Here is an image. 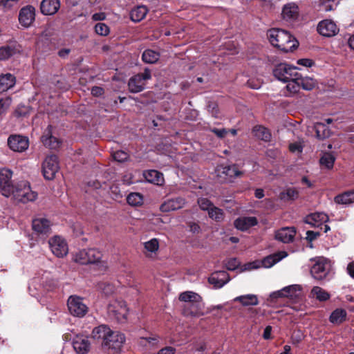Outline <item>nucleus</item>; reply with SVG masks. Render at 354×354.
Instances as JSON below:
<instances>
[{
	"label": "nucleus",
	"mask_w": 354,
	"mask_h": 354,
	"mask_svg": "<svg viewBox=\"0 0 354 354\" xmlns=\"http://www.w3.org/2000/svg\"><path fill=\"white\" fill-rule=\"evenodd\" d=\"M185 204V199L183 197H176L165 201L160 207L162 212H169L181 209Z\"/></svg>",
	"instance_id": "obj_21"
},
{
	"label": "nucleus",
	"mask_w": 354,
	"mask_h": 354,
	"mask_svg": "<svg viewBox=\"0 0 354 354\" xmlns=\"http://www.w3.org/2000/svg\"><path fill=\"white\" fill-rule=\"evenodd\" d=\"M8 145L14 151L23 152L28 148L29 140L21 135H10L8 138Z\"/></svg>",
	"instance_id": "obj_12"
},
{
	"label": "nucleus",
	"mask_w": 354,
	"mask_h": 354,
	"mask_svg": "<svg viewBox=\"0 0 354 354\" xmlns=\"http://www.w3.org/2000/svg\"><path fill=\"white\" fill-rule=\"evenodd\" d=\"M20 51L21 46L16 43L1 46L0 48V60H6Z\"/></svg>",
	"instance_id": "obj_29"
},
{
	"label": "nucleus",
	"mask_w": 354,
	"mask_h": 354,
	"mask_svg": "<svg viewBox=\"0 0 354 354\" xmlns=\"http://www.w3.org/2000/svg\"><path fill=\"white\" fill-rule=\"evenodd\" d=\"M95 32L99 35L106 36L109 34L110 29L106 24L99 22L95 26Z\"/></svg>",
	"instance_id": "obj_47"
},
{
	"label": "nucleus",
	"mask_w": 354,
	"mask_h": 354,
	"mask_svg": "<svg viewBox=\"0 0 354 354\" xmlns=\"http://www.w3.org/2000/svg\"><path fill=\"white\" fill-rule=\"evenodd\" d=\"M148 9L145 6H138L133 8L130 12V18L134 22H140L147 15Z\"/></svg>",
	"instance_id": "obj_35"
},
{
	"label": "nucleus",
	"mask_w": 354,
	"mask_h": 354,
	"mask_svg": "<svg viewBox=\"0 0 354 354\" xmlns=\"http://www.w3.org/2000/svg\"><path fill=\"white\" fill-rule=\"evenodd\" d=\"M217 180L221 183H233L237 177L243 175V172L238 169L236 164L231 165H219L215 169Z\"/></svg>",
	"instance_id": "obj_2"
},
{
	"label": "nucleus",
	"mask_w": 354,
	"mask_h": 354,
	"mask_svg": "<svg viewBox=\"0 0 354 354\" xmlns=\"http://www.w3.org/2000/svg\"><path fill=\"white\" fill-rule=\"evenodd\" d=\"M298 68L286 63L277 64L273 69L274 76L279 80L286 82L292 79L293 76L299 75Z\"/></svg>",
	"instance_id": "obj_7"
},
{
	"label": "nucleus",
	"mask_w": 354,
	"mask_h": 354,
	"mask_svg": "<svg viewBox=\"0 0 354 354\" xmlns=\"http://www.w3.org/2000/svg\"><path fill=\"white\" fill-rule=\"evenodd\" d=\"M198 203L200 208L203 210H209L212 207H214L212 202L206 198H201L198 200Z\"/></svg>",
	"instance_id": "obj_56"
},
{
	"label": "nucleus",
	"mask_w": 354,
	"mask_h": 354,
	"mask_svg": "<svg viewBox=\"0 0 354 354\" xmlns=\"http://www.w3.org/2000/svg\"><path fill=\"white\" fill-rule=\"evenodd\" d=\"M52 125H48L41 140L46 147L50 149H57L60 147L61 141L52 135Z\"/></svg>",
	"instance_id": "obj_20"
},
{
	"label": "nucleus",
	"mask_w": 354,
	"mask_h": 354,
	"mask_svg": "<svg viewBox=\"0 0 354 354\" xmlns=\"http://www.w3.org/2000/svg\"><path fill=\"white\" fill-rule=\"evenodd\" d=\"M320 162L328 169H331L333 168L335 162V158L331 154L326 153L321 158Z\"/></svg>",
	"instance_id": "obj_49"
},
{
	"label": "nucleus",
	"mask_w": 354,
	"mask_h": 354,
	"mask_svg": "<svg viewBox=\"0 0 354 354\" xmlns=\"http://www.w3.org/2000/svg\"><path fill=\"white\" fill-rule=\"evenodd\" d=\"M267 37L270 44L280 50L288 53L297 49L299 41L289 32L272 28L267 32Z\"/></svg>",
	"instance_id": "obj_1"
},
{
	"label": "nucleus",
	"mask_w": 354,
	"mask_h": 354,
	"mask_svg": "<svg viewBox=\"0 0 354 354\" xmlns=\"http://www.w3.org/2000/svg\"><path fill=\"white\" fill-rule=\"evenodd\" d=\"M35 19V8L32 6L23 7L19 14V24L24 28L30 27Z\"/></svg>",
	"instance_id": "obj_17"
},
{
	"label": "nucleus",
	"mask_w": 354,
	"mask_h": 354,
	"mask_svg": "<svg viewBox=\"0 0 354 354\" xmlns=\"http://www.w3.org/2000/svg\"><path fill=\"white\" fill-rule=\"evenodd\" d=\"M12 102L10 97L0 99V115L5 113Z\"/></svg>",
	"instance_id": "obj_54"
},
{
	"label": "nucleus",
	"mask_w": 354,
	"mask_h": 354,
	"mask_svg": "<svg viewBox=\"0 0 354 354\" xmlns=\"http://www.w3.org/2000/svg\"><path fill=\"white\" fill-rule=\"evenodd\" d=\"M151 78V71L146 68L142 73L133 75L128 82V88L130 93H137L145 88V82Z\"/></svg>",
	"instance_id": "obj_4"
},
{
	"label": "nucleus",
	"mask_w": 354,
	"mask_h": 354,
	"mask_svg": "<svg viewBox=\"0 0 354 354\" xmlns=\"http://www.w3.org/2000/svg\"><path fill=\"white\" fill-rule=\"evenodd\" d=\"M255 136L264 141H269L271 138V134L269 130L262 126H256L253 129Z\"/></svg>",
	"instance_id": "obj_43"
},
{
	"label": "nucleus",
	"mask_w": 354,
	"mask_h": 354,
	"mask_svg": "<svg viewBox=\"0 0 354 354\" xmlns=\"http://www.w3.org/2000/svg\"><path fill=\"white\" fill-rule=\"evenodd\" d=\"M335 202L337 204L347 205L354 202V190L345 192L335 197Z\"/></svg>",
	"instance_id": "obj_37"
},
{
	"label": "nucleus",
	"mask_w": 354,
	"mask_h": 354,
	"mask_svg": "<svg viewBox=\"0 0 354 354\" xmlns=\"http://www.w3.org/2000/svg\"><path fill=\"white\" fill-rule=\"evenodd\" d=\"M160 55L158 52L151 49L145 50L142 55V59L144 62L148 64H154L158 61Z\"/></svg>",
	"instance_id": "obj_38"
},
{
	"label": "nucleus",
	"mask_w": 354,
	"mask_h": 354,
	"mask_svg": "<svg viewBox=\"0 0 354 354\" xmlns=\"http://www.w3.org/2000/svg\"><path fill=\"white\" fill-rule=\"evenodd\" d=\"M328 272V265L325 259L317 260L310 268L312 277L318 281L326 279Z\"/></svg>",
	"instance_id": "obj_16"
},
{
	"label": "nucleus",
	"mask_w": 354,
	"mask_h": 354,
	"mask_svg": "<svg viewBox=\"0 0 354 354\" xmlns=\"http://www.w3.org/2000/svg\"><path fill=\"white\" fill-rule=\"evenodd\" d=\"M230 280L229 274L224 270L215 271L208 278V281L216 288H221Z\"/></svg>",
	"instance_id": "obj_18"
},
{
	"label": "nucleus",
	"mask_w": 354,
	"mask_h": 354,
	"mask_svg": "<svg viewBox=\"0 0 354 354\" xmlns=\"http://www.w3.org/2000/svg\"><path fill=\"white\" fill-rule=\"evenodd\" d=\"M159 342L158 337H140L139 339V344L140 345L146 346L147 344L155 346L158 344Z\"/></svg>",
	"instance_id": "obj_51"
},
{
	"label": "nucleus",
	"mask_w": 354,
	"mask_h": 354,
	"mask_svg": "<svg viewBox=\"0 0 354 354\" xmlns=\"http://www.w3.org/2000/svg\"><path fill=\"white\" fill-rule=\"evenodd\" d=\"M143 175L147 181L154 185H162L165 183L162 173L158 170H147L144 172Z\"/></svg>",
	"instance_id": "obj_30"
},
{
	"label": "nucleus",
	"mask_w": 354,
	"mask_h": 354,
	"mask_svg": "<svg viewBox=\"0 0 354 354\" xmlns=\"http://www.w3.org/2000/svg\"><path fill=\"white\" fill-rule=\"evenodd\" d=\"M209 216L215 220L216 221H220L223 218V213L222 209L216 207H212L208 212Z\"/></svg>",
	"instance_id": "obj_46"
},
{
	"label": "nucleus",
	"mask_w": 354,
	"mask_h": 354,
	"mask_svg": "<svg viewBox=\"0 0 354 354\" xmlns=\"http://www.w3.org/2000/svg\"><path fill=\"white\" fill-rule=\"evenodd\" d=\"M207 109L212 117L218 118L220 115L218 105L216 102L209 101L207 103Z\"/></svg>",
	"instance_id": "obj_48"
},
{
	"label": "nucleus",
	"mask_w": 354,
	"mask_h": 354,
	"mask_svg": "<svg viewBox=\"0 0 354 354\" xmlns=\"http://www.w3.org/2000/svg\"><path fill=\"white\" fill-rule=\"evenodd\" d=\"M12 172L10 169H3L0 171V189L3 196L8 197L13 192V187L11 180Z\"/></svg>",
	"instance_id": "obj_13"
},
{
	"label": "nucleus",
	"mask_w": 354,
	"mask_h": 354,
	"mask_svg": "<svg viewBox=\"0 0 354 354\" xmlns=\"http://www.w3.org/2000/svg\"><path fill=\"white\" fill-rule=\"evenodd\" d=\"M49 246L52 252L57 257H63L68 253V246L66 241L59 236L50 239Z\"/></svg>",
	"instance_id": "obj_14"
},
{
	"label": "nucleus",
	"mask_w": 354,
	"mask_h": 354,
	"mask_svg": "<svg viewBox=\"0 0 354 354\" xmlns=\"http://www.w3.org/2000/svg\"><path fill=\"white\" fill-rule=\"evenodd\" d=\"M299 192L295 187H288L281 192L279 199L283 202L294 201L299 198Z\"/></svg>",
	"instance_id": "obj_33"
},
{
	"label": "nucleus",
	"mask_w": 354,
	"mask_h": 354,
	"mask_svg": "<svg viewBox=\"0 0 354 354\" xmlns=\"http://www.w3.org/2000/svg\"><path fill=\"white\" fill-rule=\"evenodd\" d=\"M145 248L151 252H156L159 248L158 241L156 239H152L150 241L145 243Z\"/></svg>",
	"instance_id": "obj_52"
},
{
	"label": "nucleus",
	"mask_w": 354,
	"mask_h": 354,
	"mask_svg": "<svg viewBox=\"0 0 354 354\" xmlns=\"http://www.w3.org/2000/svg\"><path fill=\"white\" fill-rule=\"evenodd\" d=\"M201 298L202 297L196 292L185 291L180 294L178 299L185 304L196 301V300L201 299Z\"/></svg>",
	"instance_id": "obj_41"
},
{
	"label": "nucleus",
	"mask_w": 354,
	"mask_h": 354,
	"mask_svg": "<svg viewBox=\"0 0 354 354\" xmlns=\"http://www.w3.org/2000/svg\"><path fill=\"white\" fill-rule=\"evenodd\" d=\"M329 220L328 215L324 212H315L307 215L304 218V222L310 225L312 227H319L323 225Z\"/></svg>",
	"instance_id": "obj_23"
},
{
	"label": "nucleus",
	"mask_w": 354,
	"mask_h": 354,
	"mask_svg": "<svg viewBox=\"0 0 354 354\" xmlns=\"http://www.w3.org/2000/svg\"><path fill=\"white\" fill-rule=\"evenodd\" d=\"M235 301H239L244 306H257L259 304V300L255 295H245L236 297Z\"/></svg>",
	"instance_id": "obj_36"
},
{
	"label": "nucleus",
	"mask_w": 354,
	"mask_h": 354,
	"mask_svg": "<svg viewBox=\"0 0 354 354\" xmlns=\"http://www.w3.org/2000/svg\"><path fill=\"white\" fill-rule=\"evenodd\" d=\"M319 7V10L329 12L333 10V3L330 0H320Z\"/></svg>",
	"instance_id": "obj_55"
},
{
	"label": "nucleus",
	"mask_w": 354,
	"mask_h": 354,
	"mask_svg": "<svg viewBox=\"0 0 354 354\" xmlns=\"http://www.w3.org/2000/svg\"><path fill=\"white\" fill-rule=\"evenodd\" d=\"M111 332V329L107 325L102 324L93 329L91 336L94 339L100 342L102 345L106 337L110 336Z\"/></svg>",
	"instance_id": "obj_28"
},
{
	"label": "nucleus",
	"mask_w": 354,
	"mask_h": 354,
	"mask_svg": "<svg viewBox=\"0 0 354 354\" xmlns=\"http://www.w3.org/2000/svg\"><path fill=\"white\" fill-rule=\"evenodd\" d=\"M319 236H320L319 232H314L312 230H308L306 232V239L309 242H312V241H315Z\"/></svg>",
	"instance_id": "obj_59"
},
{
	"label": "nucleus",
	"mask_w": 354,
	"mask_h": 354,
	"mask_svg": "<svg viewBox=\"0 0 354 354\" xmlns=\"http://www.w3.org/2000/svg\"><path fill=\"white\" fill-rule=\"evenodd\" d=\"M316 136L319 140H324L330 136V129L323 123H317L315 125Z\"/></svg>",
	"instance_id": "obj_40"
},
{
	"label": "nucleus",
	"mask_w": 354,
	"mask_h": 354,
	"mask_svg": "<svg viewBox=\"0 0 354 354\" xmlns=\"http://www.w3.org/2000/svg\"><path fill=\"white\" fill-rule=\"evenodd\" d=\"M270 297L271 301H272L277 299L278 298L285 297L284 292L283 291V288L280 290L272 292L270 295Z\"/></svg>",
	"instance_id": "obj_62"
},
{
	"label": "nucleus",
	"mask_w": 354,
	"mask_h": 354,
	"mask_svg": "<svg viewBox=\"0 0 354 354\" xmlns=\"http://www.w3.org/2000/svg\"><path fill=\"white\" fill-rule=\"evenodd\" d=\"M204 306L201 299L191 303H185L182 306V315L185 317H198L203 315Z\"/></svg>",
	"instance_id": "obj_11"
},
{
	"label": "nucleus",
	"mask_w": 354,
	"mask_h": 354,
	"mask_svg": "<svg viewBox=\"0 0 354 354\" xmlns=\"http://www.w3.org/2000/svg\"><path fill=\"white\" fill-rule=\"evenodd\" d=\"M176 348L172 346H166L160 349L158 354H175Z\"/></svg>",
	"instance_id": "obj_64"
},
{
	"label": "nucleus",
	"mask_w": 354,
	"mask_h": 354,
	"mask_svg": "<svg viewBox=\"0 0 354 354\" xmlns=\"http://www.w3.org/2000/svg\"><path fill=\"white\" fill-rule=\"evenodd\" d=\"M287 82L286 88L288 91L292 93H296L299 91L301 85L299 75L293 76L292 78L290 79Z\"/></svg>",
	"instance_id": "obj_44"
},
{
	"label": "nucleus",
	"mask_w": 354,
	"mask_h": 354,
	"mask_svg": "<svg viewBox=\"0 0 354 354\" xmlns=\"http://www.w3.org/2000/svg\"><path fill=\"white\" fill-rule=\"evenodd\" d=\"M108 311L118 320L126 318L127 308L124 301H115L110 304L108 306Z\"/></svg>",
	"instance_id": "obj_25"
},
{
	"label": "nucleus",
	"mask_w": 354,
	"mask_h": 354,
	"mask_svg": "<svg viewBox=\"0 0 354 354\" xmlns=\"http://www.w3.org/2000/svg\"><path fill=\"white\" fill-rule=\"evenodd\" d=\"M53 223L44 217L35 218L32 221V228L38 236H48L52 233Z\"/></svg>",
	"instance_id": "obj_10"
},
{
	"label": "nucleus",
	"mask_w": 354,
	"mask_h": 354,
	"mask_svg": "<svg viewBox=\"0 0 354 354\" xmlns=\"http://www.w3.org/2000/svg\"><path fill=\"white\" fill-rule=\"evenodd\" d=\"M19 0H1L0 1V7L3 8H11L13 6L14 3H17Z\"/></svg>",
	"instance_id": "obj_63"
},
{
	"label": "nucleus",
	"mask_w": 354,
	"mask_h": 354,
	"mask_svg": "<svg viewBox=\"0 0 354 354\" xmlns=\"http://www.w3.org/2000/svg\"><path fill=\"white\" fill-rule=\"evenodd\" d=\"M258 224L257 218L254 216L239 217L234 222V227L241 231H246Z\"/></svg>",
	"instance_id": "obj_27"
},
{
	"label": "nucleus",
	"mask_w": 354,
	"mask_h": 354,
	"mask_svg": "<svg viewBox=\"0 0 354 354\" xmlns=\"http://www.w3.org/2000/svg\"><path fill=\"white\" fill-rule=\"evenodd\" d=\"M15 77L10 74L6 73L0 76V93L5 92L15 84Z\"/></svg>",
	"instance_id": "obj_34"
},
{
	"label": "nucleus",
	"mask_w": 354,
	"mask_h": 354,
	"mask_svg": "<svg viewBox=\"0 0 354 354\" xmlns=\"http://www.w3.org/2000/svg\"><path fill=\"white\" fill-rule=\"evenodd\" d=\"M59 169V159L56 155L46 156L42 162L41 171L44 178L48 180L55 178Z\"/></svg>",
	"instance_id": "obj_6"
},
{
	"label": "nucleus",
	"mask_w": 354,
	"mask_h": 354,
	"mask_svg": "<svg viewBox=\"0 0 354 354\" xmlns=\"http://www.w3.org/2000/svg\"><path fill=\"white\" fill-rule=\"evenodd\" d=\"M112 156L114 160L118 162H124L129 158V154L122 150H118L113 152Z\"/></svg>",
	"instance_id": "obj_50"
},
{
	"label": "nucleus",
	"mask_w": 354,
	"mask_h": 354,
	"mask_svg": "<svg viewBox=\"0 0 354 354\" xmlns=\"http://www.w3.org/2000/svg\"><path fill=\"white\" fill-rule=\"evenodd\" d=\"M317 30L321 35L330 37L338 33L339 28L333 20L324 19L319 22Z\"/></svg>",
	"instance_id": "obj_15"
},
{
	"label": "nucleus",
	"mask_w": 354,
	"mask_h": 354,
	"mask_svg": "<svg viewBox=\"0 0 354 354\" xmlns=\"http://www.w3.org/2000/svg\"><path fill=\"white\" fill-rule=\"evenodd\" d=\"M297 64L299 65H301L306 67H311L315 64V62L313 59H299L297 60Z\"/></svg>",
	"instance_id": "obj_60"
},
{
	"label": "nucleus",
	"mask_w": 354,
	"mask_h": 354,
	"mask_svg": "<svg viewBox=\"0 0 354 354\" xmlns=\"http://www.w3.org/2000/svg\"><path fill=\"white\" fill-rule=\"evenodd\" d=\"M287 256V252L279 251L265 257L262 261V264L265 268H271Z\"/></svg>",
	"instance_id": "obj_32"
},
{
	"label": "nucleus",
	"mask_w": 354,
	"mask_h": 354,
	"mask_svg": "<svg viewBox=\"0 0 354 354\" xmlns=\"http://www.w3.org/2000/svg\"><path fill=\"white\" fill-rule=\"evenodd\" d=\"M298 290L297 285L288 286L283 288L285 297H292Z\"/></svg>",
	"instance_id": "obj_57"
},
{
	"label": "nucleus",
	"mask_w": 354,
	"mask_h": 354,
	"mask_svg": "<svg viewBox=\"0 0 354 354\" xmlns=\"http://www.w3.org/2000/svg\"><path fill=\"white\" fill-rule=\"evenodd\" d=\"M210 131L214 133L218 138H223L227 133L225 129L211 128Z\"/></svg>",
	"instance_id": "obj_58"
},
{
	"label": "nucleus",
	"mask_w": 354,
	"mask_h": 354,
	"mask_svg": "<svg viewBox=\"0 0 354 354\" xmlns=\"http://www.w3.org/2000/svg\"><path fill=\"white\" fill-rule=\"evenodd\" d=\"M102 252L95 248L83 249L75 254V261L80 264H95L100 262Z\"/></svg>",
	"instance_id": "obj_5"
},
{
	"label": "nucleus",
	"mask_w": 354,
	"mask_h": 354,
	"mask_svg": "<svg viewBox=\"0 0 354 354\" xmlns=\"http://www.w3.org/2000/svg\"><path fill=\"white\" fill-rule=\"evenodd\" d=\"M299 77L301 87L304 89L310 91L315 87V83L313 79L307 77H303L300 73H299Z\"/></svg>",
	"instance_id": "obj_45"
},
{
	"label": "nucleus",
	"mask_w": 354,
	"mask_h": 354,
	"mask_svg": "<svg viewBox=\"0 0 354 354\" xmlns=\"http://www.w3.org/2000/svg\"><path fill=\"white\" fill-rule=\"evenodd\" d=\"M125 342V336L123 333L111 330L110 336L107 337L105 342L102 343V347L111 349L115 353L120 351Z\"/></svg>",
	"instance_id": "obj_9"
},
{
	"label": "nucleus",
	"mask_w": 354,
	"mask_h": 354,
	"mask_svg": "<svg viewBox=\"0 0 354 354\" xmlns=\"http://www.w3.org/2000/svg\"><path fill=\"white\" fill-rule=\"evenodd\" d=\"M295 234L296 229L295 227H283L276 232L275 239L284 243H289L293 241Z\"/></svg>",
	"instance_id": "obj_24"
},
{
	"label": "nucleus",
	"mask_w": 354,
	"mask_h": 354,
	"mask_svg": "<svg viewBox=\"0 0 354 354\" xmlns=\"http://www.w3.org/2000/svg\"><path fill=\"white\" fill-rule=\"evenodd\" d=\"M299 14V8L298 6L290 2L285 4L281 10V17L286 21H294L297 19Z\"/></svg>",
	"instance_id": "obj_19"
},
{
	"label": "nucleus",
	"mask_w": 354,
	"mask_h": 354,
	"mask_svg": "<svg viewBox=\"0 0 354 354\" xmlns=\"http://www.w3.org/2000/svg\"><path fill=\"white\" fill-rule=\"evenodd\" d=\"M240 264V261L236 258L229 259L225 262L226 269L231 271L237 269Z\"/></svg>",
	"instance_id": "obj_53"
},
{
	"label": "nucleus",
	"mask_w": 354,
	"mask_h": 354,
	"mask_svg": "<svg viewBox=\"0 0 354 354\" xmlns=\"http://www.w3.org/2000/svg\"><path fill=\"white\" fill-rule=\"evenodd\" d=\"M67 306L70 313L75 317H82L88 312V307L83 303L82 298L76 295L69 297Z\"/></svg>",
	"instance_id": "obj_8"
},
{
	"label": "nucleus",
	"mask_w": 354,
	"mask_h": 354,
	"mask_svg": "<svg viewBox=\"0 0 354 354\" xmlns=\"http://www.w3.org/2000/svg\"><path fill=\"white\" fill-rule=\"evenodd\" d=\"M310 295L319 301H326L330 297L327 291L319 286H314L310 291Z\"/></svg>",
	"instance_id": "obj_39"
},
{
	"label": "nucleus",
	"mask_w": 354,
	"mask_h": 354,
	"mask_svg": "<svg viewBox=\"0 0 354 354\" xmlns=\"http://www.w3.org/2000/svg\"><path fill=\"white\" fill-rule=\"evenodd\" d=\"M11 195L19 202L26 203L33 201L37 198V194L32 191L30 183L26 180H22L13 187Z\"/></svg>",
	"instance_id": "obj_3"
},
{
	"label": "nucleus",
	"mask_w": 354,
	"mask_h": 354,
	"mask_svg": "<svg viewBox=\"0 0 354 354\" xmlns=\"http://www.w3.org/2000/svg\"><path fill=\"white\" fill-rule=\"evenodd\" d=\"M104 93V88L100 86H93L91 88V94L95 97H100Z\"/></svg>",
	"instance_id": "obj_61"
},
{
	"label": "nucleus",
	"mask_w": 354,
	"mask_h": 354,
	"mask_svg": "<svg viewBox=\"0 0 354 354\" xmlns=\"http://www.w3.org/2000/svg\"><path fill=\"white\" fill-rule=\"evenodd\" d=\"M59 8V0H42L40 4L41 12L44 15H55Z\"/></svg>",
	"instance_id": "obj_26"
},
{
	"label": "nucleus",
	"mask_w": 354,
	"mask_h": 354,
	"mask_svg": "<svg viewBox=\"0 0 354 354\" xmlns=\"http://www.w3.org/2000/svg\"><path fill=\"white\" fill-rule=\"evenodd\" d=\"M73 347L78 354H86L90 351L91 343L88 337L77 335L73 339Z\"/></svg>",
	"instance_id": "obj_22"
},
{
	"label": "nucleus",
	"mask_w": 354,
	"mask_h": 354,
	"mask_svg": "<svg viewBox=\"0 0 354 354\" xmlns=\"http://www.w3.org/2000/svg\"><path fill=\"white\" fill-rule=\"evenodd\" d=\"M127 202L131 206H140L143 203L142 195L137 192L130 193L127 197Z\"/></svg>",
	"instance_id": "obj_42"
},
{
	"label": "nucleus",
	"mask_w": 354,
	"mask_h": 354,
	"mask_svg": "<svg viewBox=\"0 0 354 354\" xmlns=\"http://www.w3.org/2000/svg\"><path fill=\"white\" fill-rule=\"evenodd\" d=\"M347 312L345 309L337 308L330 315L329 322L335 326H339L346 320Z\"/></svg>",
	"instance_id": "obj_31"
}]
</instances>
